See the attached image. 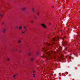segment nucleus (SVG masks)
<instances>
[{
    "instance_id": "423d86ee",
    "label": "nucleus",
    "mask_w": 80,
    "mask_h": 80,
    "mask_svg": "<svg viewBox=\"0 0 80 80\" xmlns=\"http://www.w3.org/2000/svg\"><path fill=\"white\" fill-rule=\"evenodd\" d=\"M26 8H22V10H26Z\"/></svg>"
},
{
    "instance_id": "4468645a",
    "label": "nucleus",
    "mask_w": 80,
    "mask_h": 80,
    "mask_svg": "<svg viewBox=\"0 0 80 80\" xmlns=\"http://www.w3.org/2000/svg\"><path fill=\"white\" fill-rule=\"evenodd\" d=\"M0 16H1L2 17H3V15H2V14H1L0 13Z\"/></svg>"
},
{
    "instance_id": "20e7f679",
    "label": "nucleus",
    "mask_w": 80,
    "mask_h": 80,
    "mask_svg": "<svg viewBox=\"0 0 80 80\" xmlns=\"http://www.w3.org/2000/svg\"><path fill=\"white\" fill-rule=\"evenodd\" d=\"M63 55H61L60 56V57H59V56H58V57L59 60L60 61L61 60V59H63Z\"/></svg>"
},
{
    "instance_id": "4be33fe9",
    "label": "nucleus",
    "mask_w": 80,
    "mask_h": 80,
    "mask_svg": "<svg viewBox=\"0 0 80 80\" xmlns=\"http://www.w3.org/2000/svg\"><path fill=\"white\" fill-rule=\"evenodd\" d=\"M33 75L34 76L33 77H35V74H33Z\"/></svg>"
},
{
    "instance_id": "412c9836",
    "label": "nucleus",
    "mask_w": 80,
    "mask_h": 80,
    "mask_svg": "<svg viewBox=\"0 0 80 80\" xmlns=\"http://www.w3.org/2000/svg\"><path fill=\"white\" fill-rule=\"evenodd\" d=\"M37 55L39 54V52H37Z\"/></svg>"
},
{
    "instance_id": "9b49d317",
    "label": "nucleus",
    "mask_w": 80,
    "mask_h": 80,
    "mask_svg": "<svg viewBox=\"0 0 80 80\" xmlns=\"http://www.w3.org/2000/svg\"><path fill=\"white\" fill-rule=\"evenodd\" d=\"M71 56H69V59H71Z\"/></svg>"
},
{
    "instance_id": "f257e3e1",
    "label": "nucleus",
    "mask_w": 80,
    "mask_h": 80,
    "mask_svg": "<svg viewBox=\"0 0 80 80\" xmlns=\"http://www.w3.org/2000/svg\"><path fill=\"white\" fill-rule=\"evenodd\" d=\"M45 54H47L48 56L47 57V59L48 60H51L52 58H56L55 55H54L56 54V51H50L48 52H45Z\"/></svg>"
},
{
    "instance_id": "b1692460",
    "label": "nucleus",
    "mask_w": 80,
    "mask_h": 80,
    "mask_svg": "<svg viewBox=\"0 0 80 80\" xmlns=\"http://www.w3.org/2000/svg\"><path fill=\"white\" fill-rule=\"evenodd\" d=\"M31 22V23H33V21H32Z\"/></svg>"
},
{
    "instance_id": "39448f33",
    "label": "nucleus",
    "mask_w": 80,
    "mask_h": 80,
    "mask_svg": "<svg viewBox=\"0 0 80 80\" xmlns=\"http://www.w3.org/2000/svg\"><path fill=\"white\" fill-rule=\"evenodd\" d=\"M41 26H42V27H43L44 28H47V27H46V26H45V25L44 24H41Z\"/></svg>"
},
{
    "instance_id": "dca6fc26",
    "label": "nucleus",
    "mask_w": 80,
    "mask_h": 80,
    "mask_svg": "<svg viewBox=\"0 0 80 80\" xmlns=\"http://www.w3.org/2000/svg\"><path fill=\"white\" fill-rule=\"evenodd\" d=\"M10 60V59L9 58H8V61H9Z\"/></svg>"
},
{
    "instance_id": "5701e85b",
    "label": "nucleus",
    "mask_w": 80,
    "mask_h": 80,
    "mask_svg": "<svg viewBox=\"0 0 80 80\" xmlns=\"http://www.w3.org/2000/svg\"><path fill=\"white\" fill-rule=\"evenodd\" d=\"M25 33V32H22V33Z\"/></svg>"
},
{
    "instance_id": "393cba45",
    "label": "nucleus",
    "mask_w": 80,
    "mask_h": 80,
    "mask_svg": "<svg viewBox=\"0 0 80 80\" xmlns=\"http://www.w3.org/2000/svg\"><path fill=\"white\" fill-rule=\"evenodd\" d=\"M35 72V71H33V73H34Z\"/></svg>"
},
{
    "instance_id": "bb28decb",
    "label": "nucleus",
    "mask_w": 80,
    "mask_h": 80,
    "mask_svg": "<svg viewBox=\"0 0 80 80\" xmlns=\"http://www.w3.org/2000/svg\"><path fill=\"white\" fill-rule=\"evenodd\" d=\"M2 24H3V22H2Z\"/></svg>"
},
{
    "instance_id": "ddd939ff",
    "label": "nucleus",
    "mask_w": 80,
    "mask_h": 80,
    "mask_svg": "<svg viewBox=\"0 0 80 80\" xmlns=\"http://www.w3.org/2000/svg\"><path fill=\"white\" fill-rule=\"evenodd\" d=\"M21 28H22V27H20L19 28V30H20V29H21Z\"/></svg>"
},
{
    "instance_id": "a211bd4d",
    "label": "nucleus",
    "mask_w": 80,
    "mask_h": 80,
    "mask_svg": "<svg viewBox=\"0 0 80 80\" xmlns=\"http://www.w3.org/2000/svg\"><path fill=\"white\" fill-rule=\"evenodd\" d=\"M29 55H31V53L30 52V53H29Z\"/></svg>"
},
{
    "instance_id": "0eeeda50",
    "label": "nucleus",
    "mask_w": 80,
    "mask_h": 80,
    "mask_svg": "<svg viewBox=\"0 0 80 80\" xmlns=\"http://www.w3.org/2000/svg\"><path fill=\"white\" fill-rule=\"evenodd\" d=\"M32 11L33 12H35V9L32 8Z\"/></svg>"
},
{
    "instance_id": "7ed1b4c3",
    "label": "nucleus",
    "mask_w": 80,
    "mask_h": 80,
    "mask_svg": "<svg viewBox=\"0 0 80 80\" xmlns=\"http://www.w3.org/2000/svg\"><path fill=\"white\" fill-rule=\"evenodd\" d=\"M59 39H60V37H59V36H57V37L56 38H52V42L55 41H58V40H59Z\"/></svg>"
},
{
    "instance_id": "6ab92c4d",
    "label": "nucleus",
    "mask_w": 80,
    "mask_h": 80,
    "mask_svg": "<svg viewBox=\"0 0 80 80\" xmlns=\"http://www.w3.org/2000/svg\"><path fill=\"white\" fill-rule=\"evenodd\" d=\"M18 42L19 43H20V42H21V41H19Z\"/></svg>"
},
{
    "instance_id": "6e6552de",
    "label": "nucleus",
    "mask_w": 80,
    "mask_h": 80,
    "mask_svg": "<svg viewBox=\"0 0 80 80\" xmlns=\"http://www.w3.org/2000/svg\"><path fill=\"white\" fill-rule=\"evenodd\" d=\"M5 31H6V29H4L3 30V32L4 33H5Z\"/></svg>"
},
{
    "instance_id": "1a4fd4ad",
    "label": "nucleus",
    "mask_w": 80,
    "mask_h": 80,
    "mask_svg": "<svg viewBox=\"0 0 80 80\" xmlns=\"http://www.w3.org/2000/svg\"><path fill=\"white\" fill-rule=\"evenodd\" d=\"M65 38V37H64V38H62V40H64Z\"/></svg>"
},
{
    "instance_id": "f03ea898",
    "label": "nucleus",
    "mask_w": 80,
    "mask_h": 80,
    "mask_svg": "<svg viewBox=\"0 0 80 80\" xmlns=\"http://www.w3.org/2000/svg\"><path fill=\"white\" fill-rule=\"evenodd\" d=\"M53 44H54L53 42H52L51 44H50L47 42L45 44V45L46 46V47L43 48V52H45V51L48 50V49H49V47H52V45H53Z\"/></svg>"
},
{
    "instance_id": "aec40b11",
    "label": "nucleus",
    "mask_w": 80,
    "mask_h": 80,
    "mask_svg": "<svg viewBox=\"0 0 80 80\" xmlns=\"http://www.w3.org/2000/svg\"><path fill=\"white\" fill-rule=\"evenodd\" d=\"M39 13H40L39 12L38 13H37V15H39Z\"/></svg>"
},
{
    "instance_id": "f8f14e48",
    "label": "nucleus",
    "mask_w": 80,
    "mask_h": 80,
    "mask_svg": "<svg viewBox=\"0 0 80 80\" xmlns=\"http://www.w3.org/2000/svg\"><path fill=\"white\" fill-rule=\"evenodd\" d=\"M31 61H33V58H32L31 59Z\"/></svg>"
},
{
    "instance_id": "f3484780",
    "label": "nucleus",
    "mask_w": 80,
    "mask_h": 80,
    "mask_svg": "<svg viewBox=\"0 0 80 80\" xmlns=\"http://www.w3.org/2000/svg\"><path fill=\"white\" fill-rule=\"evenodd\" d=\"M16 76H17V75H14L13 76V77H16Z\"/></svg>"
},
{
    "instance_id": "9d476101",
    "label": "nucleus",
    "mask_w": 80,
    "mask_h": 80,
    "mask_svg": "<svg viewBox=\"0 0 80 80\" xmlns=\"http://www.w3.org/2000/svg\"><path fill=\"white\" fill-rule=\"evenodd\" d=\"M59 48H60L59 50H62V47H60Z\"/></svg>"
},
{
    "instance_id": "2eb2a0df",
    "label": "nucleus",
    "mask_w": 80,
    "mask_h": 80,
    "mask_svg": "<svg viewBox=\"0 0 80 80\" xmlns=\"http://www.w3.org/2000/svg\"><path fill=\"white\" fill-rule=\"evenodd\" d=\"M24 28H26V26H24Z\"/></svg>"
},
{
    "instance_id": "a878e982",
    "label": "nucleus",
    "mask_w": 80,
    "mask_h": 80,
    "mask_svg": "<svg viewBox=\"0 0 80 80\" xmlns=\"http://www.w3.org/2000/svg\"><path fill=\"white\" fill-rule=\"evenodd\" d=\"M54 7L53 6H52V8H53Z\"/></svg>"
}]
</instances>
